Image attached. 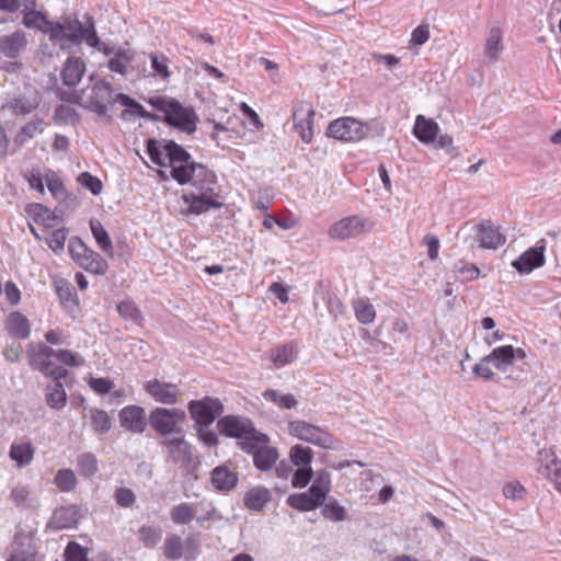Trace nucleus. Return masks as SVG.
<instances>
[{
	"mask_svg": "<svg viewBox=\"0 0 561 561\" xmlns=\"http://www.w3.org/2000/svg\"><path fill=\"white\" fill-rule=\"evenodd\" d=\"M147 152L154 164L171 167V176L180 185L191 184L196 190L186 192L182 196L184 203L188 205V214L201 215L222 207L214 187L215 173L204 164L193 161L183 147L173 140L149 139Z\"/></svg>",
	"mask_w": 561,
	"mask_h": 561,
	"instance_id": "nucleus-1",
	"label": "nucleus"
},
{
	"mask_svg": "<svg viewBox=\"0 0 561 561\" xmlns=\"http://www.w3.org/2000/svg\"><path fill=\"white\" fill-rule=\"evenodd\" d=\"M22 24L28 30H35L48 35L49 41L61 50H70L82 34L81 21L75 15H65L60 21H50L47 13L37 10L36 0H25L22 9Z\"/></svg>",
	"mask_w": 561,
	"mask_h": 561,
	"instance_id": "nucleus-2",
	"label": "nucleus"
},
{
	"mask_svg": "<svg viewBox=\"0 0 561 561\" xmlns=\"http://www.w3.org/2000/svg\"><path fill=\"white\" fill-rule=\"evenodd\" d=\"M51 358L58 359L62 365L69 367H80L84 365V358L78 353L68 350H54L43 342L27 344L28 365L42 373L45 377L54 380L65 379L68 370L60 365H56Z\"/></svg>",
	"mask_w": 561,
	"mask_h": 561,
	"instance_id": "nucleus-3",
	"label": "nucleus"
},
{
	"mask_svg": "<svg viewBox=\"0 0 561 561\" xmlns=\"http://www.w3.org/2000/svg\"><path fill=\"white\" fill-rule=\"evenodd\" d=\"M217 428L220 434L238 439L243 451L252 450L257 443H268L266 434L259 432L252 421L238 415H226L218 420Z\"/></svg>",
	"mask_w": 561,
	"mask_h": 561,
	"instance_id": "nucleus-4",
	"label": "nucleus"
},
{
	"mask_svg": "<svg viewBox=\"0 0 561 561\" xmlns=\"http://www.w3.org/2000/svg\"><path fill=\"white\" fill-rule=\"evenodd\" d=\"M148 103L164 114V122L188 135L196 130L198 117L192 107L183 106L179 101L167 96H154Z\"/></svg>",
	"mask_w": 561,
	"mask_h": 561,
	"instance_id": "nucleus-5",
	"label": "nucleus"
},
{
	"mask_svg": "<svg viewBox=\"0 0 561 561\" xmlns=\"http://www.w3.org/2000/svg\"><path fill=\"white\" fill-rule=\"evenodd\" d=\"M113 88L110 82L100 80L94 83L89 95L85 91L76 92L70 99L71 102L78 103L80 106L96 113L101 117H108L107 103H112Z\"/></svg>",
	"mask_w": 561,
	"mask_h": 561,
	"instance_id": "nucleus-6",
	"label": "nucleus"
},
{
	"mask_svg": "<svg viewBox=\"0 0 561 561\" xmlns=\"http://www.w3.org/2000/svg\"><path fill=\"white\" fill-rule=\"evenodd\" d=\"M185 417V411L181 409L156 408L149 414V423L157 433L169 435L181 432Z\"/></svg>",
	"mask_w": 561,
	"mask_h": 561,
	"instance_id": "nucleus-7",
	"label": "nucleus"
},
{
	"mask_svg": "<svg viewBox=\"0 0 561 561\" xmlns=\"http://www.w3.org/2000/svg\"><path fill=\"white\" fill-rule=\"evenodd\" d=\"M41 95L38 91L26 84L20 93L8 95L2 104V111H9L12 115H27L38 107Z\"/></svg>",
	"mask_w": 561,
	"mask_h": 561,
	"instance_id": "nucleus-8",
	"label": "nucleus"
},
{
	"mask_svg": "<svg viewBox=\"0 0 561 561\" xmlns=\"http://www.w3.org/2000/svg\"><path fill=\"white\" fill-rule=\"evenodd\" d=\"M289 434L300 440L320 446L322 448H331L333 437L319 426L310 424L306 421L297 420L288 424Z\"/></svg>",
	"mask_w": 561,
	"mask_h": 561,
	"instance_id": "nucleus-9",
	"label": "nucleus"
},
{
	"mask_svg": "<svg viewBox=\"0 0 561 561\" xmlns=\"http://www.w3.org/2000/svg\"><path fill=\"white\" fill-rule=\"evenodd\" d=\"M373 224L365 217L353 215L334 222L329 229L332 239L346 240L369 231Z\"/></svg>",
	"mask_w": 561,
	"mask_h": 561,
	"instance_id": "nucleus-10",
	"label": "nucleus"
},
{
	"mask_svg": "<svg viewBox=\"0 0 561 561\" xmlns=\"http://www.w3.org/2000/svg\"><path fill=\"white\" fill-rule=\"evenodd\" d=\"M328 135L344 141H358L366 137L364 124L353 117H341L329 124Z\"/></svg>",
	"mask_w": 561,
	"mask_h": 561,
	"instance_id": "nucleus-11",
	"label": "nucleus"
},
{
	"mask_svg": "<svg viewBox=\"0 0 561 561\" xmlns=\"http://www.w3.org/2000/svg\"><path fill=\"white\" fill-rule=\"evenodd\" d=\"M188 411L197 425H210L224 412V404L219 399L205 397L188 403Z\"/></svg>",
	"mask_w": 561,
	"mask_h": 561,
	"instance_id": "nucleus-12",
	"label": "nucleus"
},
{
	"mask_svg": "<svg viewBox=\"0 0 561 561\" xmlns=\"http://www.w3.org/2000/svg\"><path fill=\"white\" fill-rule=\"evenodd\" d=\"M45 182L53 197L59 203L53 214L64 215L67 210L75 208L76 198L68 194L64 183L55 172L48 171L45 175Z\"/></svg>",
	"mask_w": 561,
	"mask_h": 561,
	"instance_id": "nucleus-13",
	"label": "nucleus"
},
{
	"mask_svg": "<svg viewBox=\"0 0 561 561\" xmlns=\"http://www.w3.org/2000/svg\"><path fill=\"white\" fill-rule=\"evenodd\" d=\"M314 110L307 102H299L293 111L294 127L304 142L309 144L313 137Z\"/></svg>",
	"mask_w": 561,
	"mask_h": 561,
	"instance_id": "nucleus-14",
	"label": "nucleus"
},
{
	"mask_svg": "<svg viewBox=\"0 0 561 561\" xmlns=\"http://www.w3.org/2000/svg\"><path fill=\"white\" fill-rule=\"evenodd\" d=\"M545 250L546 240L541 239L535 247L528 249L523 254H520L518 259L513 261L512 266L519 274H529L535 268L541 267L545 264Z\"/></svg>",
	"mask_w": 561,
	"mask_h": 561,
	"instance_id": "nucleus-15",
	"label": "nucleus"
},
{
	"mask_svg": "<svg viewBox=\"0 0 561 561\" xmlns=\"http://www.w3.org/2000/svg\"><path fill=\"white\" fill-rule=\"evenodd\" d=\"M28 39L23 30L0 36V55L9 59L20 58L27 48Z\"/></svg>",
	"mask_w": 561,
	"mask_h": 561,
	"instance_id": "nucleus-16",
	"label": "nucleus"
},
{
	"mask_svg": "<svg viewBox=\"0 0 561 561\" xmlns=\"http://www.w3.org/2000/svg\"><path fill=\"white\" fill-rule=\"evenodd\" d=\"M82 517L81 507L77 504L56 508L48 520L47 527L62 530L77 527Z\"/></svg>",
	"mask_w": 561,
	"mask_h": 561,
	"instance_id": "nucleus-17",
	"label": "nucleus"
},
{
	"mask_svg": "<svg viewBox=\"0 0 561 561\" xmlns=\"http://www.w3.org/2000/svg\"><path fill=\"white\" fill-rule=\"evenodd\" d=\"M537 471L553 482L556 489L561 493V460L554 453L547 449L539 451Z\"/></svg>",
	"mask_w": 561,
	"mask_h": 561,
	"instance_id": "nucleus-18",
	"label": "nucleus"
},
{
	"mask_svg": "<svg viewBox=\"0 0 561 561\" xmlns=\"http://www.w3.org/2000/svg\"><path fill=\"white\" fill-rule=\"evenodd\" d=\"M537 471L553 482L556 489L561 493V460L554 453L547 449L539 451Z\"/></svg>",
	"mask_w": 561,
	"mask_h": 561,
	"instance_id": "nucleus-19",
	"label": "nucleus"
},
{
	"mask_svg": "<svg viewBox=\"0 0 561 561\" xmlns=\"http://www.w3.org/2000/svg\"><path fill=\"white\" fill-rule=\"evenodd\" d=\"M145 390L157 402L162 404H174L178 402L180 390L176 385L163 382L158 379L145 383Z\"/></svg>",
	"mask_w": 561,
	"mask_h": 561,
	"instance_id": "nucleus-20",
	"label": "nucleus"
},
{
	"mask_svg": "<svg viewBox=\"0 0 561 561\" xmlns=\"http://www.w3.org/2000/svg\"><path fill=\"white\" fill-rule=\"evenodd\" d=\"M121 426L136 434L146 431V413L145 409L138 405H127L119 412Z\"/></svg>",
	"mask_w": 561,
	"mask_h": 561,
	"instance_id": "nucleus-21",
	"label": "nucleus"
},
{
	"mask_svg": "<svg viewBox=\"0 0 561 561\" xmlns=\"http://www.w3.org/2000/svg\"><path fill=\"white\" fill-rule=\"evenodd\" d=\"M80 33L82 37L77 43H73L75 46H80L83 42L90 47L96 48L102 51L104 55L108 56L113 53V48L102 43L100 37L98 36L94 19L90 14L84 15V22H81Z\"/></svg>",
	"mask_w": 561,
	"mask_h": 561,
	"instance_id": "nucleus-22",
	"label": "nucleus"
},
{
	"mask_svg": "<svg viewBox=\"0 0 561 561\" xmlns=\"http://www.w3.org/2000/svg\"><path fill=\"white\" fill-rule=\"evenodd\" d=\"M161 445L165 448L172 462L188 465L192 461L191 445L183 437L163 439Z\"/></svg>",
	"mask_w": 561,
	"mask_h": 561,
	"instance_id": "nucleus-23",
	"label": "nucleus"
},
{
	"mask_svg": "<svg viewBox=\"0 0 561 561\" xmlns=\"http://www.w3.org/2000/svg\"><path fill=\"white\" fill-rule=\"evenodd\" d=\"M247 453L253 455V463L261 471L271 470L278 459L277 449L268 446L267 443H257L252 450Z\"/></svg>",
	"mask_w": 561,
	"mask_h": 561,
	"instance_id": "nucleus-24",
	"label": "nucleus"
},
{
	"mask_svg": "<svg viewBox=\"0 0 561 561\" xmlns=\"http://www.w3.org/2000/svg\"><path fill=\"white\" fill-rule=\"evenodd\" d=\"M478 240L480 247L484 249H497L506 241L505 236L500 232L499 228L491 224H480L477 226Z\"/></svg>",
	"mask_w": 561,
	"mask_h": 561,
	"instance_id": "nucleus-25",
	"label": "nucleus"
},
{
	"mask_svg": "<svg viewBox=\"0 0 561 561\" xmlns=\"http://www.w3.org/2000/svg\"><path fill=\"white\" fill-rule=\"evenodd\" d=\"M298 354V348L294 343L282 344L271 348L267 357L274 368H280L291 364Z\"/></svg>",
	"mask_w": 561,
	"mask_h": 561,
	"instance_id": "nucleus-26",
	"label": "nucleus"
},
{
	"mask_svg": "<svg viewBox=\"0 0 561 561\" xmlns=\"http://www.w3.org/2000/svg\"><path fill=\"white\" fill-rule=\"evenodd\" d=\"M85 72V64L79 57H69L61 70L64 84L68 87L77 85Z\"/></svg>",
	"mask_w": 561,
	"mask_h": 561,
	"instance_id": "nucleus-27",
	"label": "nucleus"
},
{
	"mask_svg": "<svg viewBox=\"0 0 561 561\" xmlns=\"http://www.w3.org/2000/svg\"><path fill=\"white\" fill-rule=\"evenodd\" d=\"M438 131L439 126L435 121L426 118L423 115L416 116L415 124L413 127V134L421 142H433L437 137Z\"/></svg>",
	"mask_w": 561,
	"mask_h": 561,
	"instance_id": "nucleus-28",
	"label": "nucleus"
},
{
	"mask_svg": "<svg viewBox=\"0 0 561 561\" xmlns=\"http://www.w3.org/2000/svg\"><path fill=\"white\" fill-rule=\"evenodd\" d=\"M134 57V51L119 48L114 53V56L108 59L107 67L111 71L126 77L133 70L131 62Z\"/></svg>",
	"mask_w": 561,
	"mask_h": 561,
	"instance_id": "nucleus-29",
	"label": "nucleus"
},
{
	"mask_svg": "<svg viewBox=\"0 0 561 561\" xmlns=\"http://www.w3.org/2000/svg\"><path fill=\"white\" fill-rule=\"evenodd\" d=\"M271 500L272 494L268 489L254 486L244 494L243 504L250 511L260 512Z\"/></svg>",
	"mask_w": 561,
	"mask_h": 561,
	"instance_id": "nucleus-30",
	"label": "nucleus"
},
{
	"mask_svg": "<svg viewBox=\"0 0 561 561\" xmlns=\"http://www.w3.org/2000/svg\"><path fill=\"white\" fill-rule=\"evenodd\" d=\"M211 483L215 489L227 492L236 488L238 476L229 470L228 467L218 466L211 471Z\"/></svg>",
	"mask_w": 561,
	"mask_h": 561,
	"instance_id": "nucleus-31",
	"label": "nucleus"
},
{
	"mask_svg": "<svg viewBox=\"0 0 561 561\" xmlns=\"http://www.w3.org/2000/svg\"><path fill=\"white\" fill-rule=\"evenodd\" d=\"M5 328L10 335L22 340L27 339L31 333L27 318L18 311L9 316Z\"/></svg>",
	"mask_w": 561,
	"mask_h": 561,
	"instance_id": "nucleus-32",
	"label": "nucleus"
},
{
	"mask_svg": "<svg viewBox=\"0 0 561 561\" xmlns=\"http://www.w3.org/2000/svg\"><path fill=\"white\" fill-rule=\"evenodd\" d=\"M515 358V348L512 345L495 347L483 362H491L497 369L505 370Z\"/></svg>",
	"mask_w": 561,
	"mask_h": 561,
	"instance_id": "nucleus-33",
	"label": "nucleus"
},
{
	"mask_svg": "<svg viewBox=\"0 0 561 561\" xmlns=\"http://www.w3.org/2000/svg\"><path fill=\"white\" fill-rule=\"evenodd\" d=\"M502 39H503L502 30L497 26L491 27L489 31L486 41H485V48H484V54L491 62H495L499 59L500 54L503 50Z\"/></svg>",
	"mask_w": 561,
	"mask_h": 561,
	"instance_id": "nucleus-34",
	"label": "nucleus"
},
{
	"mask_svg": "<svg viewBox=\"0 0 561 561\" xmlns=\"http://www.w3.org/2000/svg\"><path fill=\"white\" fill-rule=\"evenodd\" d=\"M309 491L314 497H317V500L322 503L325 501L331 491V474L327 469H321L316 472Z\"/></svg>",
	"mask_w": 561,
	"mask_h": 561,
	"instance_id": "nucleus-35",
	"label": "nucleus"
},
{
	"mask_svg": "<svg viewBox=\"0 0 561 561\" xmlns=\"http://www.w3.org/2000/svg\"><path fill=\"white\" fill-rule=\"evenodd\" d=\"M287 504L300 512H309L319 507L322 502L317 500L308 490L306 493L291 494L287 497Z\"/></svg>",
	"mask_w": 561,
	"mask_h": 561,
	"instance_id": "nucleus-36",
	"label": "nucleus"
},
{
	"mask_svg": "<svg viewBox=\"0 0 561 561\" xmlns=\"http://www.w3.org/2000/svg\"><path fill=\"white\" fill-rule=\"evenodd\" d=\"M9 457L16 462L19 468L30 465L34 457V448L31 443H13L10 447Z\"/></svg>",
	"mask_w": 561,
	"mask_h": 561,
	"instance_id": "nucleus-37",
	"label": "nucleus"
},
{
	"mask_svg": "<svg viewBox=\"0 0 561 561\" xmlns=\"http://www.w3.org/2000/svg\"><path fill=\"white\" fill-rule=\"evenodd\" d=\"M45 397L47 405L55 410L62 409L67 403V393L59 380L46 387Z\"/></svg>",
	"mask_w": 561,
	"mask_h": 561,
	"instance_id": "nucleus-38",
	"label": "nucleus"
},
{
	"mask_svg": "<svg viewBox=\"0 0 561 561\" xmlns=\"http://www.w3.org/2000/svg\"><path fill=\"white\" fill-rule=\"evenodd\" d=\"M90 229L99 248L110 256H113L112 240L100 220L92 218L90 220Z\"/></svg>",
	"mask_w": 561,
	"mask_h": 561,
	"instance_id": "nucleus-39",
	"label": "nucleus"
},
{
	"mask_svg": "<svg viewBox=\"0 0 561 561\" xmlns=\"http://www.w3.org/2000/svg\"><path fill=\"white\" fill-rule=\"evenodd\" d=\"M89 253L78 264L87 272L104 275L108 268L107 262L95 251Z\"/></svg>",
	"mask_w": 561,
	"mask_h": 561,
	"instance_id": "nucleus-40",
	"label": "nucleus"
},
{
	"mask_svg": "<svg viewBox=\"0 0 561 561\" xmlns=\"http://www.w3.org/2000/svg\"><path fill=\"white\" fill-rule=\"evenodd\" d=\"M320 506H322V516L331 522L339 523L347 518V512L345 507L340 505L339 502L334 499H330L325 503L323 502Z\"/></svg>",
	"mask_w": 561,
	"mask_h": 561,
	"instance_id": "nucleus-41",
	"label": "nucleus"
},
{
	"mask_svg": "<svg viewBox=\"0 0 561 561\" xmlns=\"http://www.w3.org/2000/svg\"><path fill=\"white\" fill-rule=\"evenodd\" d=\"M262 396L265 400L273 402L280 409L289 410L297 407V400L290 393H282L274 389H267Z\"/></svg>",
	"mask_w": 561,
	"mask_h": 561,
	"instance_id": "nucleus-42",
	"label": "nucleus"
},
{
	"mask_svg": "<svg viewBox=\"0 0 561 561\" xmlns=\"http://www.w3.org/2000/svg\"><path fill=\"white\" fill-rule=\"evenodd\" d=\"M116 310L124 320L130 321L131 323L137 325L142 324L144 317L141 314V311L131 300L121 301L117 305Z\"/></svg>",
	"mask_w": 561,
	"mask_h": 561,
	"instance_id": "nucleus-43",
	"label": "nucleus"
},
{
	"mask_svg": "<svg viewBox=\"0 0 561 561\" xmlns=\"http://www.w3.org/2000/svg\"><path fill=\"white\" fill-rule=\"evenodd\" d=\"M91 426L100 434L107 433L112 427L111 419L106 411L93 408L90 410Z\"/></svg>",
	"mask_w": 561,
	"mask_h": 561,
	"instance_id": "nucleus-44",
	"label": "nucleus"
},
{
	"mask_svg": "<svg viewBox=\"0 0 561 561\" xmlns=\"http://www.w3.org/2000/svg\"><path fill=\"white\" fill-rule=\"evenodd\" d=\"M170 515L174 524H188L195 516L194 505L191 503H181L171 510Z\"/></svg>",
	"mask_w": 561,
	"mask_h": 561,
	"instance_id": "nucleus-45",
	"label": "nucleus"
},
{
	"mask_svg": "<svg viewBox=\"0 0 561 561\" xmlns=\"http://www.w3.org/2000/svg\"><path fill=\"white\" fill-rule=\"evenodd\" d=\"M289 457L291 462L298 468L310 467L313 459V451L309 447L295 445L290 448Z\"/></svg>",
	"mask_w": 561,
	"mask_h": 561,
	"instance_id": "nucleus-46",
	"label": "nucleus"
},
{
	"mask_svg": "<svg viewBox=\"0 0 561 561\" xmlns=\"http://www.w3.org/2000/svg\"><path fill=\"white\" fill-rule=\"evenodd\" d=\"M54 482L61 492H71L76 489L77 477L71 469H61L57 471Z\"/></svg>",
	"mask_w": 561,
	"mask_h": 561,
	"instance_id": "nucleus-47",
	"label": "nucleus"
},
{
	"mask_svg": "<svg viewBox=\"0 0 561 561\" xmlns=\"http://www.w3.org/2000/svg\"><path fill=\"white\" fill-rule=\"evenodd\" d=\"M138 535L147 548H154L162 538V530L159 527L144 525L139 528Z\"/></svg>",
	"mask_w": 561,
	"mask_h": 561,
	"instance_id": "nucleus-48",
	"label": "nucleus"
},
{
	"mask_svg": "<svg viewBox=\"0 0 561 561\" xmlns=\"http://www.w3.org/2000/svg\"><path fill=\"white\" fill-rule=\"evenodd\" d=\"M453 272L461 282L477 279L480 275V270L474 264L463 261L456 262L454 264Z\"/></svg>",
	"mask_w": 561,
	"mask_h": 561,
	"instance_id": "nucleus-49",
	"label": "nucleus"
},
{
	"mask_svg": "<svg viewBox=\"0 0 561 561\" xmlns=\"http://www.w3.org/2000/svg\"><path fill=\"white\" fill-rule=\"evenodd\" d=\"M45 128V122L42 118H36L26 123L18 134V140L20 142H25L28 139H32L38 134H42Z\"/></svg>",
	"mask_w": 561,
	"mask_h": 561,
	"instance_id": "nucleus-50",
	"label": "nucleus"
},
{
	"mask_svg": "<svg viewBox=\"0 0 561 561\" xmlns=\"http://www.w3.org/2000/svg\"><path fill=\"white\" fill-rule=\"evenodd\" d=\"M56 293L64 305H77L78 298L75 287L67 280L56 282Z\"/></svg>",
	"mask_w": 561,
	"mask_h": 561,
	"instance_id": "nucleus-51",
	"label": "nucleus"
},
{
	"mask_svg": "<svg viewBox=\"0 0 561 561\" xmlns=\"http://www.w3.org/2000/svg\"><path fill=\"white\" fill-rule=\"evenodd\" d=\"M182 549H183V545H182V539L180 536H178L175 534H171V535L167 536V538L164 540L163 550H164V556L168 559H172V560L180 559L182 557Z\"/></svg>",
	"mask_w": 561,
	"mask_h": 561,
	"instance_id": "nucleus-52",
	"label": "nucleus"
},
{
	"mask_svg": "<svg viewBox=\"0 0 561 561\" xmlns=\"http://www.w3.org/2000/svg\"><path fill=\"white\" fill-rule=\"evenodd\" d=\"M355 314L357 320L363 324L371 323L375 320L376 312L371 304L365 299H359L355 302Z\"/></svg>",
	"mask_w": 561,
	"mask_h": 561,
	"instance_id": "nucleus-53",
	"label": "nucleus"
},
{
	"mask_svg": "<svg viewBox=\"0 0 561 561\" xmlns=\"http://www.w3.org/2000/svg\"><path fill=\"white\" fill-rule=\"evenodd\" d=\"M10 499L18 507L26 508L32 502L31 491L27 485L18 484L12 488Z\"/></svg>",
	"mask_w": 561,
	"mask_h": 561,
	"instance_id": "nucleus-54",
	"label": "nucleus"
},
{
	"mask_svg": "<svg viewBox=\"0 0 561 561\" xmlns=\"http://www.w3.org/2000/svg\"><path fill=\"white\" fill-rule=\"evenodd\" d=\"M78 467L84 477H92L98 471V461L94 455L90 453L78 457Z\"/></svg>",
	"mask_w": 561,
	"mask_h": 561,
	"instance_id": "nucleus-55",
	"label": "nucleus"
},
{
	"mask_svg": "<svg viewBox=\"0 0 561 561\" xmlns=\"http://www.w3.org/2000/svg\"><path fill=\"white\" fill-rule=\"evenodd\" d=\"M150 62L151 68L157 76H160L163 79H168L170 77L171 73L169 71V59L165 56L150 54Z\"/></svg>",
	"mask_w": 561,
	"mask_h": 561,
	"instance_id": "nucleus-56",
	"label": "nucleus"
},
{
	"mask_svg": "<svg viewBox=\"0 0 561 561\" xmlns=\"http://www.w3.org/2000/svg\"><path fill=\"white\" fill-rule=\"evenodd\" d=\"M78 182L82 187L89 190L93 195H99L102 192V182L96 176H93L89 172L81 173L78 176Z\"/></svg>",
	"mask_w": 561,
	"mask_h": 561,
	"instance_id": "nucleus-57",
	"label": "nucleus"
},
{
	"mask_svg": "<svg viewBox=\"0 0 561 561\" xmlns=\"http://www.w3.org/2000/svg\"><path fill=\"white\" fill-rule=\"evenodd\" d=\"M312 477L313 470L311 467H300L294 472L291 484L294 488H305L311 481Z\"/></svg>",
	"mask_w": 561,
	"mask_h": 561,
	"instance_id": "nucleus-58",
	"label": "nucleus"
},
{
	"mask_svg": "<svg viewBox=\"0 0 561 561\" xmlns=\"http://www.w3.org/2000/svg\"><path fill=\"white\" fill-rule=\"evenodd\" d=\"M92 251L93 250L88 248L85 243L79 238L71 239L69 242L70 255L77 263H79L85 255H89V252Z\"/></svg>",
	"mask_w": 561,
	"mask_h": 561,
	"instance_id": "nucleus-59",
	"label": "nucleus"
},
{
	"mask_svg": "<svg viewBox=\"0 0 561 561\" xmlns=\"http://www.w3.org/2000/svg\"><path fill=\"white\" fill-rule=\"evenodd\" d=\"M65 558L66 561H88L85 549L75 541L69 542L66 547Z\"/></svg>",
	"mask_w": 561,
	"mask_h": 561,
	"instance_id": "nucleus-60",
	"label": "nucleus"
},
{
	"mask_svg": "<svg viewBox=\"0 0 561 561\" xmlns=\"http://www.w3.org/2000/svg\"><path fill=\"white\" fill-rule=\"evenodd\" d=\"M66 239H67V230L66 229H57L51 233V236L47 240V243H48V247L55 253H58L64 250Z\"/></svg>",
	"mask_w": 561,
	"mask_h": 561,
	"instance_id": "nucleus-61",
	"label": "nucleus"
},
{
	"mask_svg": "<svg viewBox=\"0 0 561 561\" xmlns=\"http://www.w3.org/2000/svg\"><path fill=\"white\" fill-rule=\"evenodd\" d=\"M114 497L117 505L122 507H130L136 501L134 492L128 488H118L115 491Z\"/></svg>",
	"mask_w": 561,
	"mask_h": 561,
	"instance_id": "nucleus-62",
	"label": "nucleus"
},
{
	"mask_svg": "<svg viewBox=\"0 0 561 561\" xmlns=\"http://www.w3.org/2000/svg\"><path fill=\"white\" fill-rule=\"evenodd\" d=\"M25 179L31 188L37 191L42 195L45 194L44 179L38 170L32 169L25 174Z\"/></svg>",
	"mask_w": 561,
	"mask_h": 561,
	"instance_id": "nucleus-63",
	"label": "nucleus"
},
{
	"mask_svg": "<svg viewBox=\"0 0 561 561\" xmlns=\"http://www.w3.org/2000/svg\"><path fill=\"white\" fill-rule=\"evenodd\" d=\"M430 38V27L428 25H419L411 35V43L415 46H420L425 44Z\"/></svg>",
	"mask_w": 561,
	"mask_h": 561,
	"instance_id": "nucleus-64",
	"label": "nucleus"
}]
</instances>
